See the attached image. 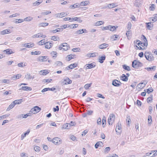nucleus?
Wrapping results in <instances>:
<instances>
[{"label": "nucleus", "instance_id": "1a4fd4ad", "mask_svg": "<svg viewBox=\"0 0 157 157\" xmlns=\"http://www.w3.org/2000/svg\"><path fill=\"white\" fill-rule=\"evenodd\" d=\"M48 59L47 56H40L39 57V61H46Z\"/></svg>", "mask_w": 157, "mask_h": 157}, {"label": "nucleus", "instance_id": "3c124183", "mask_svg": "<svg viewBox=\"0 0 157 157\" xmlns=\"http://www.w3.org/2000/svg\"><path fill=\"white\" fill-rule=\"evenodd\" d=\"M118 36H119L118 35H114L111 37V39H113L114 40H117V39L118 38Z\"/></svg>", "mask_w": 157, "mask_h": 157}, {"label": "nucleus", "instance_id": "de8ad7c7", "mask_svg": "<svg viewBox=\"0 0 157 157\" xmlns=\"http://www.w3.org/2000/svg\"><path fill=\"white\" fill-rule=\"evenodd\" d=\"M151 22H148L147 23H146V26H147V29H149V30H151V28L152 27V26H151Z\"/></svg>", "mask_w": 157, "mask_h": 157}, {"label": "nucleus", "instance_id": "13d9d810", "mask_svg": "<svg viewBox=\"0 0 157 157\" xmlns=\"http://www.w3.org/2000/svg\"><path fill=\"white\" fill-rule=\"evenodd\" d=\"M130 31H127L126 34L128 39L130 38Z\"/></svg>", "mask_w": 157, "mask_h": 157}, {"label": "nucleus", "instance_id": "4c0bfd02", "mask_svg": "<svg viewBox=\"0 0 157 157\" xmlns=\"http://www.w3.org/2000/svg\"><path fill=\"white\" fill-rule=\"evenodd\" d=\"M144 91L147 93L149 94L150 93L152 92L153 91V88L151 87L150 88L146 89Z\"/></svg>", "mask_w": 157, "mask_h": 157}, {"label": "nucleus", "instance_id": "a18cd8bd", "mask_svg": "<svg viewBox=\"0 0 157 157\" xmlns=\"http://www.w3.org/2000/svg\"><path fill=\"white\" fill-rule=\"evenodd\" d=\"M101 144H102L103 143L99 141L97 142L95 145V147L96 148H97L98 146H101Z\"/></svg>", "mask_w": 157, "mask_h": 157}, {"label": "nucleus", "instance_id": "f704fd0d", "mask_svg": "<svg viewBox=\"0 0 157 157\" xmlns=\"http://www.w3.org/2000/svg\"><path fill=\"white\" fill-rule=\"evenodd\" d=\"M117 6V5H116L114 3L109 4L108 5V8L109 9L112 8Z\"/></svg>", "mask_w": 157, "mask_h": 157}, {"label": "nucleus", "instance_id": "864d4df0", "mask_svg": "<svg viewBox=\"0 0 157 157\" xmlns=\"http://www.w3.org/2000/svg\"><path fill=\"white\" fill-rule=\"evenodd\" d=\"M91 84H92L91 83H90V84H86L84 86V88L86 90L88 89H89V88L90 87V86H91Z\"/></svg>", "mask_w": 157, "mask_h": 157}, {"label": "nucleus", "instance_id": "aec40b11", "mask_svg": "<svg viewBox=\"0 0 157 157\" xmlns=\"http://www.w3.org/2000/svg\"><path fill=\"white\" fill-rule=\"evenodd\" d=\"M109 46V44H108L103 43L99 46V48L100 49H104L108 47Z\"/></svg>", "mask_w": 157, "mask_h": 157}, {"label": "nucleus", "instance_id": "49530a36", "mask_svg": "<svg viewBox=\"0 0 157 157\" xmlns=\"http://www.w3.org/2000/svg\"><path fill=\"white\" fill-rule=\"evenodd\" d=\"M106 124V118L105 117H103L102 119V126L103 127H105V126Z\"/></svg>", "mask_w": 157, "mask_h": 157}, {"label": "nucleus", "instance_id": "5fc2aeb1", "mask_svg": "<svg viewBox=\"0 0 157 157\" xmlns=\"http://www.w3.org/2000/svg\"><path fill=\"white\" fill-rule=\"evenodd\" d=\"M32 55H39L40 54V51H35V52H31Z\"/></svg>", "mask_w": 157, "mask_h": 157}, {"label": "nucleus", "instance_id": "0e129e2a", "mask_svg": "<svg viewBox=\"0 0 157 157\" xmlns=\"http://www.w3.org/2000/svg\"><path fill=\"white\" fill-rule=\"evenodd\" d=\"M152 95H151V96L149 97L147 99V102H151L152 101Z\"/></svg>", "mask_w": 157, "mask_h": 157}, {"label": "nucleus", "instance_id": "a211bd4d", "mask_svg": "<svg viewBox=\"0 0 157 157\" xmlns=\"http://www.w3.org/2000/svg\"><path fill=\"white\" fill-rule=\"evenodd\" d=\"M118 27L117 26H115L109 25V30L112 31H114L116 30V29L118 28Z\"/></svg>", "mask_w": 157, "mask_h": 157}, {"label": "nucleus", "instance_id": "2eb2a0df", "mask_svg": "<svg viewBox=\"0 0 157 157\" xmlns=\"http://www.w3.org/2000/svg\"><path fill=\"white\" fill-rule=\"evenodd\" d=\"M3 52L4 53L5 52L6 54H7L8 55H10L14 53V52H13L12 51L11 49L9 48L4 50L3 51Z\"/></svg>", "mask_w": 157, "mask_h": 157}, {"label": "nucleus", "instance_id": "8fccbe9b", "mask_svg": "<svg viewBox=\"0 0 157 157\" xmlns=\"http://www.w3.org/2000/svg\"><path fill=\"white\" fill-rule=\"evenodd\" d=\"M24 21V19H17L15 21L16 24L19 23Z\"/></svg>", "mask_w": 157, "mask_h": 157}, {"label": "nucleus", "instance_id": "680f3d73", "mask_svg": "<svg viewBox=\"0 0 157 157\" xmlns=\"http://www.w3.org/2000/svg\"><path fill=\"white\" fill-rule=\"evenodd\" d=\"M80 48H73L72 49V51L74 52H79L80 50Z\"/></svg>", "mask_w": 157, "mask_h": 157}, {"label": "nucleus", "instance_id": "393cba45", "mask_svg": "<svg viewBox=\"0 0 157 157\" xmlns=\"http://www.w3.org/2000/svg\"><path fill=\"white\" fill-rule=\"evenodd\" d=\"M63 28H58L55 30H52V32L53 33H55L57 32H59L60 31H62L63 30Z\"/></svg>", "mask_w": 157, "mask_h": 157}, {"label": "nucleus", "instance_id": "2f4dec72", "mask_svg": "<svg viewBox=\"0 0 157 157\" xmlns=\"http://www.w3.org/2000/svg\"><path fill=\"white\" fill-rule=\"evenodd\" d=\"M25 78L28 80L30 79L31 78L33 79L34 78V77H32V75L29 74H27L26 75H25Z\"/></svg>", "mask_w": 157, "mask_h": 157}, {"label": "nucleus", "instance_id": "6e6d98bb", "mask_svg": "<svg viewBox=\"0 0 157 157\" xmlns=\"http://www.w3.org/2000/svg\"><path fill=\"white\" fill-rule=\"evenodd\" d=\"M74 56V55H73L72 54H70V55L67 56V57H68V58L69 59L68 61H69L71 59H73Z\"/></svg>", "mask_w": 157, "mask_h": 157}, {"label": "nucleus", "instance_id": "a878e982", "mask_svg": "<svg viewBox=\"0 0 157 157\" xmlns=\"http://www.w3.org/2000/svg\"><path fill=\"white\" fill-rule=\"evenodd\" d=\"M80 6V5L78 3L75 4L73 5H71L70 6V8L71 9L75 8L76 7H78Z\"/></svg>", "mask_w": 157, "mask_h": 157}, {"label": "nucleus", "instance_id": "473e14b6", "mask_svg": "<svg viewBox=\"0 0 157 157\" xmlns=\"http://www.w3.org/2000/svg\"><path fill=\"white\" fill-rule=\"evenodd\" d=\"M69 123H66L64 124L62 127V129H69L70 128V127Z\"/></svg>", "mask_w": 157, "mask_h": 157}, {"label": "nucleus", "instance_id": "4d7b16f0", "mask_svg": "<svg viewBox=\"0 0 157 157\" xmlns=\"http://www.w3.org/2000/svg\"><path fill=\"white\" fill-rule=\"evenodd\" d=\"M40 147L37 146H35L34 147V150L36 151H39L40 150Z\"/></svg>", "mask_w": 157, "mask_h": 157}, {"label": "nucleus", "instance_id": "4be33fe9", "mask_svg": "<svg viewBox=\"0 0 157 157\" xmlns=\"http://www.w3.org/2000/svg\"><path fill=\"white\" fill-rule=\"evenodd\" d=\"M40 73L41 75H46L48 73V71L46 70L40 71Z\"/></svg>", "mask_w": 157, "mask_h": 157}, {"label": "nucleus", "instance_id": "cd10ccee", "mask_svg": "<svg viewBox=\"0 0 157 157\" xmlns=\"http://www.w3.org/2000/svg\"><path fill=\"white\" fill-rule=\"evenodd\" d=\"M121 80L124 81H127L128 80L127 77L124 74H123L121 78Z\"/></svg>", "mask_w": 157, "mask_h": 157}, {"label": "nucleus", "instance_id": "69168bd1", "mask_svg": "<svg viewBox=\"0 0 157 157\" xmlns=\"http://www.w3.org/2000/svg\"><path fill=\"white\" fill-rule=\"evenodd\" d=\"M51 13V11H46L42 12L41 13V14L45 15Z\"/></svg>", "mask_w": 157, "mask_h": 157}, {"label": "nucleus", "instance_id": "c9c22d12", "mask_svg": "<svg viewBox=\"0 0 157 157\" xmlns=\"http://www.w3.org/2000/svg\"><path fill=\"white\" fill-rule=\"evenodd\" d=\"M21 74H17L16 75H13L12 78L13 79H18L21 77Z\"/></svg>", "mask_w": 157, "mask_h": 157}, {"label": "nucleus", "instance_id": "9b49d317", "mask_svg": "<svg viewBox=\"0 0 157 157\" xmlns=\"http://www.w3.org/2000/svg\"><path fill=\"white\" fill-rule=\"evenodd\" d=\"M95 66L94 64H93L92 63H91L86 64L85 66V67L86 69H91L94 67Z\"/></svg>", "mask_w": 157, "mask_h": 157}, {"label": "nucleus", "instance_id": "a19ab883", "mask_svg": "<svg viewBox=\"0 0 157 157\" xmlns=\"http://www.w3.org/2000/svg\"><path fill=\"white\" fill-rule=\"evenodd\" d=\"M41 33H39L37 34H35L33 35L32 37L33 38H38V37H41Z\"/></svg>", "mask_w": 157, "mask_h": 157}, {"label": "nucleus", "instance_id": "f03ea898", "mask_svg": "<svg viewBox=\"0 0 157 157\" xmlns=\"http://www.w3.org/2000/svg\"><path fill=\"white\" fill-rule=\"evenodd\" d=\"M144 56L146 59L149 61H151L154 60V57L150 52H146L144 53Z\"/></svg>", "mask_w": 157, "mask_h": 157}, {"label": "nucleus", "instance_id": "c85d7f7f", "mask_svg": "<svg viewBox=\"0 0 157 157\" xmlns=\"http://www.w3.org/2000/svg\"><path fill=\"white\" fill-rule=\"evenodd\" d=\"M145 83L141 82L138 84V87L139 89H142L145 86Z\"/></svg>", "mask_w": 157, "mask_h": 157}, {"label": "nucleus", "instance_id": "39448f33", "mask_svg": "<svg viewBox=\"0 0 157 157\" xmlns=\"http://www.w3.org/2000/svg\"><path fill=\"white\" fill-rule=\"evenodd\" d=\"M61 140L59 138L56 137L53 139L52 142L55 144H60L61 143Z\"/></svg>", "mask_w": 157, "mask_h": 157}, {"label": "nucleus", "instance_id": "6ab92c4d", "mask_svg": "<svg viewBox=\"0 0 157 157\" xmlns=\"http://www.w3.org/2000/svg\"><path fill=\"white\" fill-rule=\"evenodd\" d=\"M30 132L29 129H28L27 131L23 134H22L21 135V140H22L26 136V135H28L29 133Z\"/></svg>", "mask_w": 157, "mask_h": 157}, {"label": "nucleus", "instance_id": "37998d69", "mask_svg": "<svg viewBox=\"0 0 157 157\" xmlns=\"http://www.w3.org/2000/svg\"><path fill=\"white\" fill-rule=\"evenodd\" d=\"M38 44L39 45H42L43 44H45L46 42L45 41V39H44L39 41Z\"/></svg>", "mask_w": 157, "mask_h": 157}, {"label": "nucleus", "instance_id": "bf43d9fd", "mask_svg": "<svg viewBox=\"0 0 157 157\" xmlns=\"http://www.w3.org/2000/svg\"><path fill=\"white\" fill-rule=\"evenodd\" d=\"M32 114L31 113H27L25 114L24 115V118H27L28 116H31Z\"/></svg>", "mask_w": 157, "mask_h": 157}, {"label": "nucleus", "instance_id": "052dcab7", "mask_svg": "<svg viewBox=\"0 0 157 157\" xmlns=\"http://www.w3.org/2000/svg\"><path fill=\"white\" fill-rule=\"evenodd\" d=\"M110 147H106L104 150V152L105 153H108V151H109L110 150Z\"/></svg>", "mask_w": 157, "mask_h": 157}, {"label": "nucleus", "instance_id": "338daca9", "mask_svg": "<svg viewBox=\"0 0 157 157\" xmlns=\"http://www.w3.org/2000/svg\"><path fill=\"white\" fill-rule=\"evenodd\" d=\"M70 25L71 26H70V27H71V28L72 27V28L74 29V28H76L78 26V25L76 24H72Z\"/></svg>", "mask_w": 157, "mask_h": 157}, {"label": "nucleus", "instance_id": "f257e3e1", "mask_svg": "<svg viewBox=\"0 0 157 157\" xmlns=\"http://www.w3.org/2000/svg\"><path fill=\"white\" fill-rule=\"evenodd\" d=\"M142 38H143L144 42L138 40V49L139 50H144L145 48L144 46L147 47V40L146 38L144 35L142 36Z\"/></svg>", "mask_w": 157, "mask_h": 157}, {"label": "nucleus", "instance_id": "c756f323", "mask_svg": "<svg viewBox=\"0 0 157 157\" xmlns=\"http://www.w3.org/2000/svg\"><path fill=\"white\" fill-rule=\"evenodd\" d=\"M105 59V56L100 57L99 59V62L101 63H103Z\"/></svg>", "mask_w": 157, "mask_h": 157}, {"label": "nucleus", "instance_id": "412c9836", "mask_svg": "<svg viewBox=\"0 0 157 157\" xmlns=\"http://www.w3.org/2000/svg\"><path fill=\"white\" fill-rule=\"evenodd\" d=\"M121 124H119V123H117V125L116 128V131L117 132H119L120 131V128H121Z\"/></svg>", "mask_w": 157, "mask_h": 157}, {"label": "nucleus", "instance_id": "ddd939ff", "mask_svg": "<svg viewBox=\"0 0 157 157\" xmlns=\"http://www.w3.org/2000/svg\"><path fill=\"white\" fill-rule=\"evenodd\" d=\"M62 45L63 47V49L64 51H67L70 48L68 44L67 43H63Z\"/></svg>", "mask_w": 157, "mask_h": 157}, {"label": "nucleus", "instance_id": "7c9ffc66", "mask_svg": "<svg viewBox=\"0 0 157 157\" xmlns=\"http://www.w3.org/2000/svg\"><path fill=\"white\" fill-rule=\"evenodd\" d=\"M137 61L135 60L132 62V66L133 67L136 68L137 67Z\"/></svg>", "mask_w": 157, "mask_h": 157}, {"label": "nucleus", "instance_id": "5701e85b", "mask_svg": "<svg viewBox=\"0 0 157 157\" xmlns=\"http://www.w3.org/2000/svg\"><path fill=\"white\" fill-rule=\"evenodd\" d=\"M15 105V103L13 102L6 109L7 111H9L10 109L13 108Z\"/></svg>", "mask_w": 157, "mask_h": 157}, {"label": "nucleus", "instance_id": "20e7f679", "mask_svg": "<svg viewBox=\"0 0 157 157\" xmlns=\"http://www.w3.org/2000/svg\"><path fill=\"white\" fill-rule=\"evenodd\" d=\"M115 118V115L113 114H111L109 117L108 122L109 125H112L114 122Z\"/></svg>", "mask_w": 157, "mask_h": 157}, {"label": "nucleus", "instance_id": "b1692460", "mask_svg": "<svg viewBox=\"0 0 157 157\" xmlns=\"http://www.w3.org/2000/svg\"><path fill=\"white\" fill-rule=\"evenodd\" d=\"M90 3L88 1H85L82 2H81L80 6H86L88 5Z\"/></svg>", "mask_w": 157, "mask_h": 157}, {"label": "nucleus", "instance_id": "dca6fc26", "mask_svg": "<svg viewBox=\"0 0 157 157\" xmlns=\"http://www.w3.org/2000/svg\"><path fill=\"white\" fill-rule=\"evenodd\" d=\"M43 2L42 0H38L33 3L32 4L33 6H39Z\"/></svg>", "mask_w": 157, "mask_h": 157}, {"label": "nucleus", "instance_id": "09e8293b", "mask_svg": "<svg viewBox=\"0 0 157 157\" xmlns=\"http://www.w3.org/2000/svg\"><path fill=\"white\" fill-rule=\"evenodd\" d=\"M33 19V17H31L29 16L25 18L24 19V21H31Z\"/></svg>", "mask_w": 157, "mask_h": 157}, {"label": "nucleus", "instance_id": "58836bf2", "mask_svg": "<svg viewBox=\"0 0 157 157\" xmlns=\"http://www.w3.org/2000/svg\"><path fill=\"white\" fill-rule=\"evenodd\" d=\"M55 65L56 66H62L63 63L62 62L60 61H57L55 63Z\"/></svg>", "mask_w": 157, "mask_h": 157}, {"label": "nucleus", "instance_id": "c03bdc74", "mask_svg": "<svg viewBox=\"0 0 157 157\" xmlns=\"http://www.w3.org/2000/svg\"><path fill=\"white\" fill-rule=\"evenodd\" d=\"M156 67L155 66H153L151 67H148L147 68H145V69H146L148 71H151V70H153L154 71Z\"/></svg>", "mask_w": 157, "mask_h": 157}, {"label": "nucleus", "instance_id": "72a5a7b5", "mask_svg": "<svg viewBox=\"0 0 157 157\" xmlns=\"http://www.w3.org/2000/svg\"><path fill=\"white\" fill-rule=\"evenodd\" d=\"M126 121L127 124L129 125L131 123V118L130 116H128L127 117L126 119Z\"/></svg>", "mask_w": 157, "mask_h": 157}, {"label": "nucleus", "instance_id": "423d86ee", "mask_svg": "<svg viewBox=\"0 0 157 157\" xmlns=\"http://www.w3.org/2000/svg\"><path fill=\"white\" fill-rule=\"evenodd\" d=\"M112 84L115 86L118 87L121 85V83L120 81L115 79L113 81Z\"/></svg>", "mask_w": 157, "mask_h": 157}, {"label": "nucleus", "instance_id": "f8f14e48", "mask_svg": "<svg viewBox=\"0 0 157 157\" xmlns=\"http://www.w3.org/2000/svg\"><path fill=\"white\" fill-rule=\"evenodd\" d=\"M63 82H65L64 84H70L72 83V81L70 80L68 78L66 77L64 80Z\"/></svg>", "mask_w": 157, "mask_h": 157}, {"label": "nucleus", "instance_id": "9d476101", "mask_svg": "<svg viewBox=\"0 0 157 157\" xmlns=\"http://www.w3.org/2000/svg\"><path fill=\"white\" fill-rule=\"evenodd\" d=\"M77 64L76 63H74L73 64H71L69 66L67 67L66 68L67 70H69L70 69H72L73 68L76 67L77 66Z\"/></svg>", "mask_w": 157, "mask_h": 157}, {"label": "nucleus", "instance_id": "0eeeda50", "mask_svg": "<svg viewBox=\"0 0 157 157\" xmlns=\"http://www.w3.org/2000/svg\"><path fill=\"white\" fill-rule=\"evenodd\" d=\"M87 31L86 29H82L77 30L75 32V34H80L83 33H87Z\"/></svg>", "mask_w": 157, "mask_h": 157}, {"label": "nucleus", "instance_id": "6e6552de", "mask_svg": "<svg viewBox=\"0 0 157 157\" xmlns=\"http://www.w3.org/2000/svg\"><path fill=\"white\" fill-rule=\"evenodd\" d=\"M53 42L51 41V42H46V44L45 45V48L47 49L50 48L53 45Z\"/></svg>", "mask_w": 157, "mask_h": 157}, {"label": "nucleus", "instance_id": "e2e57ef3", "mask_svg": "<svg viewBox=\"0 0 157 157\" xmlns=\"http://www.w3.org/2000/svg\"><path fill=\"white\" fill-rule=\"evenodd\" d=\"M152 122V117L151 116H149L148 119V122L149 124L151 123Z\"/></svg>", "mask_w": 157, "mask_h": 157}, {"label": "nucleus", "instance_id": "603ef678", "mask_svg": "<svg viewBox=\"0 0 157 157\" xmlns=\"http://www.w3.org/2000/svg\"><path fill=\"white\" fill-rule=\"evenodd\" d=\"M48 24L47 23H41L39 24V25L40 26L44 27L48 26Z\"/></svg>", "mask_w": 157, "mask_h": 157}, {"label": "nucleus", "instance_id": "79ce46f5", "mask_svg": "<svg viewBox=\"0 0 157 157\" xmlns=\"http://www.w3.org/2000/svg\"><path fill=\"white\" fill-rule=\"evenodd\" d=\"M104 22L103 21H97L95 24V25L96 26H99L103 24Z\"/></svg>", "mask_w": 157, "mask_h": 157}, {"label": "nucleus", "instance_id": "e433bc0d", "mask_svg": "<svg viewBox=\"0 0 157 157\" xmlns=\"http://www.w3.org/2000/svg\"><path fill=\"white\" fill-rule=\"evenodd\" d=\"M22 102V99L15 100L13 101L14 103H15V105L17 104H21Z\"/></svg>", "mask_w": 157, "mask_h": 157}, {"label": "nucleus", "instance_id": "ea45409f", "mask_svg": "<svg viewBox=\"0 0 157 157\" xmlns=\"http://www.w3.org/2000/svg\"><path fill=\"white\" fill-rule=\"evenodd\" d=\"M123 68L125 70L130 71L131 70L130 67L129 66H127L126 65H122Z\"/></svg>", "mask_w": 157, "mask_h": 157}, {"label": "nucleus", "instance_id": "7ed1b4c3", "mask_svg": "<svg viewBox=\"0 0 157 157\" xmlns=\"http://www.w3.org/2000/svg\"><path fill=\"white\" fill-rule=\"evenodd\" d=\"M41 110V108L38 106H35L33 108H32L30 111V113L32 114H36L39 112Z\"/></svg>", "mask_w": 157, "mask_h": 157}, {"label": "nucleus", "instance_id": "774afa93", "mask_svg": "<svg viewBox=\"0 0 157 157\" xmlns=\"http://www.w3.org/2000/svg\"><path fill=\"white\" fill-rule=\"evenodd\" d=\"M150 9L151 10L153 11L155 9V5L153 4L151 5L150 7Z\"/></svg>", "mask_w": 157, "mask_h": 157}, {"label": "nucleus", "instance_id": "bb28decb", "mask_svg": "<svg viewBox=\"0 0 157 157\" xmlns=\"http://www.w3.org/2000/svg\"><path fill=\"white\" fill-rule=\"evenodd\" d=\"M97 54L98 55V53L96 52L90 53L87 54V56L89 57H94L96 56Z\"/></svg>", "mask_w": 157, "mask_h": 157}, {"label": "nucleus", "instance_id": "4468645a", "mask_svg": "<svg viewBox=\"0 0 157 157\" xmlns=\"http://www.w3.org/2000/svg\"><path fill=\"white\" fill-rule=\"evenodd\" d=\"M20 90H30L31 91L32 90L31 87L27 86H22L20 89Z\"/></svg>", "mask_w": 157, "mask_h": 157}, {"label": "nucleus", "instance_id": "f3484780", "mask_svg": "<svg viewBox=\"0 0 157 157\" xmlns=\"http://www.w3.org/2000/svg\"><path fill=\"white\" fill-rule=\"evenodd\" d=\"M34 45V44L33 43H26L24 44V46L26 48H30L33 47Z\"/></svg>", "mask_w": 157, "mask_h": 157}]
</instances>
